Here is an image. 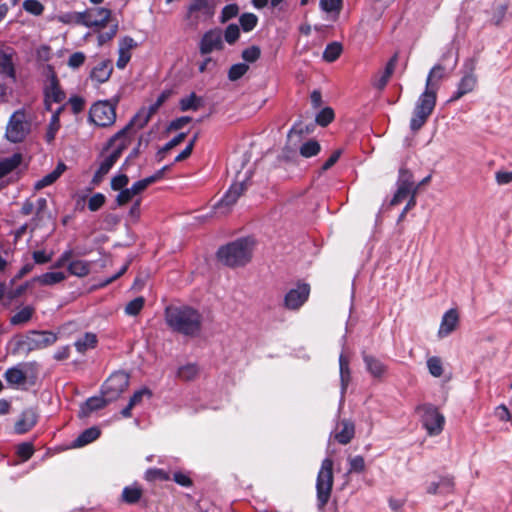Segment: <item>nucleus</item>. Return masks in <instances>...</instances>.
<instances>
[{"label": "nucleus", "mask_w": 512, "mask_h": 512, "mask_svg": "<svg viewBox=\"0 0 512 512\" xmlns=\"http://www.w3.org/2000/svg\"><path fill=\"white\" fill-rule=\"evenodd\" d=\"M58 20L62 23H77L83 24V12L65 13L58 17Z\"/></svg>", "instance_id": "obj_53"}, {"label": "nucleus", "mask_w": 512, "mask_h": 512, "mask_svg": "<svg viewBox=\"0 0 512 512\" xmlns=\"http://www.w3.org/2000/svg\"><path fill=\"white\" fill-rule=\"evenodd\" d=\"M249 69V66L245 63H237L230 67L228 71V78L230 81H236L244 76Z\"/></svg>", "instance_id": "obj_48"}, {"label": "nucleus", "mask_w": 512, "mask_h": 512, "mask_svg": "<svg viewBox=\"0 0 512 512\" xmlns=\"http://www.w3.org/2000/svg\"><path fill=\"white\" fill-rule=\"evenodd\" d=\"M168 169L169 166H164L162 169L158 170L154 175L135 182L130 187L131 192H133L135 196L142 193L144 190L147 189L148 186L162 179L165 171H167Z\"/></svg>", "instance_id": "obj_24"}, {"label": "nucleus", "mask_w": 512, "mask_h": 512, "mask_svg": "<svg viewBox=\"0 0 512 512\" xmlns=\"http://www.w3.org/2000/svg\"><path fill=\"white\" fill-rule=\"evenodd\" d=\"M202 106V99L197 97L195 93H191L188 97L180 100V108L182 111L198 110Z\"/></svg>", "instance_id": "obj_43"}, {"label": "nucleus", "mask_w": 512, "mask_h": 512, "mask_svg": "<svg viewBox=\"0 0 512 512\" xmlns=\"http://www.w3.org/2000/svg\"><path fill=\"white\" fill-rule=\"evenodd\" d=\"M169 94L166 92H163L156 102L152 104L147 111L142 110L139 113H137L135 117V121H139L138 123V129H142L150 120L151 116L159 109V107L167 100Z\"/></svg>", "instance_id": "obj_22"}, {"label": "nucleus", "mask_w": 512, "mask_h": 512, "mask_svg": "<svg viewBox=\"0 0 512 512\" xmlns=\"http://www.w3.org/2000/svg\"><path fill=\"white\" fill-rule=\"evenodd\" d=\"M333 482V460L325 458L321 463L316 482L317 501L320 509L324 508L330 499Z\"/></svg>", "instance_id": "obj_4"}, {"label": "nucleus", "mask_w": 512, "mask_h": 512, "mask_svg": "<svg viewBox=\"0 0 512 512\" xmlns=\"http://www.w3.org/2000/svg\"><path fill=\"white\" fill-rule=\"evenodd\" d=\"M105 203V196L101 193L94 194L88 201L90 211H97Z\"/></svg>", "instance_id": "obj_62"}, {"label": "nucleus", "mask_w": 512, "mask_h": 512, "mask_svg": "<svg viewBox=\"0 0 512 512\" xmlns=\"http://www.w3.org/2000/svg\"><path fill=\"white\" fill-rule=\"evenodd\" d=\"M197 374L198 368L194 364L185 365L178 370V377L185 381L194 379Z\"/></svg>", "instance_id": "obj_50"}, {"label": "nucleus", "mask_w": 512, "mask_h": 512, "mask_svg": "<svg viewBox=\"0 0 512 512\" xmlns=\"http://www.w3.org/2000/svg\"><path fill=\"white\" fill-rule=\"evenodd\" d=\"M48 84L45 87V104L48 110H52V103H61L65 99L64 92L59 87L55 72L48 67Z\"/></svg>", "instance_id": "obj_13"}, {"label": "nucleus", "mask_w": 512, "mask_h": 512, "mask_svg": "<svg viewBox=\"0 0 512 512\" xmlns=\"http://www.w3.org/2000/svg\"><path fill=\"white\" fill-rule=\"evenodd\" d=\"M5 379L10 384L19 385L25 383L26 375L21 369L13 367L5 372Z\"/></svg>", "instance_id": "obj_42"}, {"label": "nucleus", "mask_w": 512, "mask_h": 512, "mask_svg": "<svg viewBox=\"0 0 512 512\" xmlns=\"http://www.w3.org/2000/svg\"><path fill=\"white\" fill-rule=\"evenodd\" d=\"M0 67L3 72L8 74L11 77H14V67L10 56L4 54L0 51Z\"/></svg>", "instance_id": "obj_58"}, {"label": "nucleus", "mask_w": 512, "mask_h": 512, "mask_svg": "<svg viewBox=\"0 0 512 512\" xmlns=\"http://www.w3.org/2000/svg\"><path fill=\"white\" fill-rule=\"evenodd\" d=\"M334 119V111L330 107L323 108L316 116V123L320 126H327Z\"/></svg>", "instance_id": "obj_49"}, {"label": "nucleus", "mask_w": 512, "mask_h": 512, "mask_svg": "<svg viewBox=\"0 0 512 512\" xmlns=\"http://www.w3.org/2000/svg\"><path fill=\"white\" fill-rule=\"evenodd\" d=\"M129 375L125 372L113 373L102 386V395L108 401H115L128 388Z\"/></svg>", "instance_id": "obj_9"}, {"label": "nucleus", "mask_w": 512, "mask_h": 512, "mask_svg": "<svg viewBox=\"0 0 512 512\" xmlns=\"http://www.w3.org/2000/svg\"><path fill=\"white\" fill-rule=\"evenodd\" d=\"M210 0H191L187 7L186 19L190 22V25L196 28L199 24V17L196 14L199 11H203L205 14L213 15V6L209 3Z\"/></svg>", "instance_id": "obj_18"}, {"label": "nucleus", "mask_w": 512, "mask_h": 512, "mask_svg": "<svg viewBox=\"0 0 512 512\" xmlns=\"http://www.w3.org/2000/svg\"><path fill=\"white\" fill-rule=\"evenodd\" d=\"M100 436V430L97 427H91L84 430L73 443V447H83L93 441H95Z\"/></svg>", "instance_id": "obj_31"}, {"label": "nucleus", "mask_w": 512, "mask_h": 512, "mask_svg": "<svg viewBox=\"0 0 512 512\" xmlns=\"http://www.w3.org/2000/svg\"><path fill=\"white\" fill-rule=\"evenodd\" d=\"M29 132V123L24 112L16 111L10 118L6 128V137L9 141L17 143L22 141Z\"/></svg>", "instance_id": "obj_12"}, {"label": "nucleus", "mask_w": 512, "mask_h": 512, "mask_svg": "<svg viewBox=\"0 0 512 512\" xmlns=\"http://www.w3.org/2000/svg\"><path fill=\"white\" fill-rule=\"evenodd\" d=\"M437 92L434 89L425 87L424 92L419 96L413 116L410 120V128L416 132L426 123L429 116L432 114L437 101Z\"/></svg>", "instance_id": "obj_3"}, {"label": "nucleus", "mask_w": 512, "mask_h": 512, "mask_svg": "<svg viewBox=\"0 0 512 512\" xmlns=\"http://www.w3.org/2000/svg\"><path fill=\"white\" fill-rule=\"evenodd\" d=\"M454 482L451 478L443 477L438 481H433L428 484L427 492L429 494H448L453 491Z\"/></svg>", "instance_id": "obj_28"}, {"label": "nucleus", "mask_w": 512, "mask_h": 512, "mask_svg": "<svg viewBox=\"0 0 512 512\" xmlns=\"http://www.w3.org/2000/svg\"><path fill=\"white\" fill-rule=\"evenodd\" d=\"M239 12V7L237 4H229L226 5L221 12V22L224 23L231 18L235 17Z\"/></svg>", "instance_id": "obj_59"}, {"label": "nucleus", "mask_w": 512, "mask_h": 512, "mask_svg": "<svg viewBox=\"0 0 512 512\" xmlns=\"http://www.w3.org/2000/svg\"><path fill=\"white\" fill-rule=\"evenodd\" d=\"M342 0H320V7L326 12H339Z\"/></svg>", "instance_id": "obj_60"}, {"label": "nucleus", "mask_w": 512, "mask_h": 512, "mask_svg": "<svg viewBox=\"0 0 512 512\" xmlns=\"http://www.w3.org/2000/svg\"><path fill=\"white\" fill-rule=\"evenodd\" d=\"M133 197H135V195L133 192H131V189L125 188V189L121 190L119 192V194L117 195L116 203L119 206H123V205L127 204L128 202H130L133 199Z\"/></svg>", "instance_id": "obj_63"}, {"label": "nucleus", "mask_w": 512, "mask_h": 512, "mask_svg": "<svg viewBox=\"0 0 512 512\" xmlns=\"http://www.w3.org/2000/svg\"><path fill=\"white\" fill-rule=\"evenodd\" d=\"M363 360L367 371L375 378H381L386 372V366L372 355L363 353Z\"/></svg>", "instance_id": "obj_27"}, {"label": "nucleus", "mask_w": 512, "mask_h": 512, "mask_svg": "<svg viewBox=\"0 0 512 512\" xmlns=\"http://www.w3.org/2000/svg\"><path fill=\"white\" fill-rule=\"evenodd\" d=\"M145 299L142 296L136 297L125 306V313L129 316H136L143 309Z\"/></svg>", "instance_id": "obj_45"}, {"label": "nucleus", "mask_w": 512, "mask_h": 512, "mask_svg": "<svg viewBox=\"0 0 512 512\" xmlns=\"http://www.w3.org/2000/svg\"><path fill=\"white\" fill-rule=\"evenodd\" d=\"M139 121L135 117L120 131H118L109 141L108 147H113V153L120 157L122 152L131 144L132 138L136 134Z\"/></svg>", "instance_id": "obj_11"}, {"label": "nucleus", "mask_w": 512, "mask_h": 512, "mask_svg": "<svg viewBox=\"0 0 512 512\" xmlns=\"http://www.w3.org/2000/svg\"><path fill=\"white\" fill-rule=\"evenodd\" d=\"M476 63L473 59H468L464 64L463 76L460 79L457 90L449 99V102H454L462 98L464 95L471 93L477 85L478 79L475 74Z\"/></svg>", "instance_id": "obj_7"}, {"label": "nucleus", "mask_w": 512, "mask_h": 512, "mask_svg": "<svg viewBox=\"0 0 512 512\" xmlns=\"http://www.w3.org/2000/svg\"><path fill=\"white\" fill-rule=\"evenodd\" d=\"M36 215L32 219V227L31 231L40 226L41 221L45 218V216H49L47 212V200L45 198H39L36 202Z\"/></svg>", "instance_id": "obj_36"}, {"label": "nucleus", "mask_w": 512, "mask_h": 512, "mask_svg": "<svg viewBox=\"0 0 512 512\" xmlns=\"http://www.w3.org/2000/svg\"><path fill=\"white\" fill-rule=\"evenodd\" d=\"M320 151H321V146H320L319 142L316 140H313V139L303 143L299 150L301 156H303L305 158H310V157L316 156L319 154Z\"/></svg>", "instance_id": "obj_40"}, {"label": "nucleus", "mask_w": 512, "mask_h": 512, "mask_svg": "<svg viewBox=\"0 0 512 512\" xmlns=\"http://www.w3.org/2000/svg\"><path fill=\"white\" fill-rule=\"evenodd\" d=\"M446 76V69L443 65L437 64L428 73L425 87L438 91L439 82Z\"/></svg>", "instance_id": "obj_29"}, {"label": "nucleus", "mask_w": 512, "mask_h": 512, "mask_svg": "<svg viewBox=\"0 0 512 512\" xmlns=\"http://www.w3.org/2000/svg\"><path fill=\"white\" fill-rule=\"evenodd\" d=\"M165 321L172 331L196 337L201 332L203 317L189 306H168L165 309Z\"/></svg>", "instance_id": "obj_1"}, {"label": "nucleus", "mask_w": 512, "mask_h": 512, "mask_svg": "<svg viewBox=\"0 0 512 512\" xmlns=\"http://www.w3.org/2000/svg\"><path fill=\"white\" fill-rule=\"evenodd\" d=\"M398 61V54L395 53L388 61L385 69L379 75H376L373 80V86L378 90H383L387 85L391 75L393 74Z\"/></svg>", "instance_id": "obj_21"}, {"label": "nucleus", "mask_w": 512, "mask_h": 512, "mask_svg": "<svg viewBox=\"0 0 512 512\" xmlns=\"http://www.w3.org/2000/svg\"><path fill=\"white\" fill-rule=\"evenodd\" d=\"M310 287L308 284H299L290 289L284 298L285 307L289 310L299 309L308 299Z\"/></svg>", "instance_id": "obj_14"}, {"label": "nucleus", "mask_w": 512, "mask_h": 512, "mask_svg": "<svg viewBox=\"0 0 512 512\" xmlns=\"http://www.w3.org/2000/svg\"><path fill=\"white\" fill-rule=\"evenodd\" d=\"M429 372L434 377H440L443 374V367L440 358L431 357L427 360Z\"/></svg>", "instance_id": "obj_51"}, {"label": "nucleus", "mask_w": 512, "mask_h": 512, "mask_svg": "<svg viewBox=\"0 0 512 512\" xmlns=\"http://www.w3.org/2000/svg\"><path fill=\"white\" fill-rule=\"evenodd\" d=\"M61 108H57L56 111L53 113L51 121L49 123L45 138L48 143H51L55 139V135L57 131L59 130L60 123H59V112Z\"/></svg>", "instance_id": "obj_44"}, {"label": "nucleus", "mask_w": 512, "mask_h": 512, "mask_svg": "<svg viewBox=\"0 0 512 512\" xmlns=\"http://www.w3.org/2000/svg\"><path fill=\"white\" fill-rule=\"evenodd\" d=\"M143 491L137 485L127 486L123 489L122 499L128 504H135L142 497Z\"/></svg>", "instance_id": "obj_38"}, {"label": "nucleus", "mask_w": 512, "mask_h": 512, "mask_svg": "<svg viewBox=\"0 0 512 512\" xmlns=\"http://www.w3.org/2000/svg\"><path fill=\"white\" fill-rule=\"evenodd\" d=\"M240 36L239 27L236 24H230L226 27L224 38L227 43L233 44Z\"/></svg>", "instance_id": "obj_55"}, {"label": "nucleus", "mask_w": 512, "mask_h": 512, "mask_svg": "<svg viewBox=\"0 0 512 512\" xmlns=\"http://www.w3.org/2000/svg\"><path fill=\"white\" fill-rule=\"evenodd\" d=\"M349 465H350V468H349V473H361L365 470L366 466H365V461H364V458L362 456H355V457H350L349 459Z\"/></svg>", "instance_id": "obj_52"}, {"label": "nucleus", "mask_w": 512, "mask_h": 512, "mask_svg": "<svg viewBox=\"0 0 512 512\" xmlns=\"http://www.w3.org/2000/svg\"><path fill=\"white\" fill-rule=\"evenodd\" d=\"M253 241L243 238L222 246L217 256L220 262L229 267L243 266L252 257Z\"/></svg>", "instance_id": "obj_2"}, {"label": "nucleus", "mask_w": 512, "mask_h": 512, "mask_svg": "<svg viewBox=\"0 0 512 512\" xmlns=\"http://www.w3.org/2000/svg\"><path fill=\"white\" fill-rule=\"evenodd\" d=\"M355 434L354 424L349 420L341 421L340 425L337 427V431L334 435L335 439L340 444H348Z\"/></svg>", "instance_id": "obj_25"}, {"label": "nucleus", "mask_w": 512, "mask_h": 512, "mask_svg": "<svg viewBox=\"0 0 512 512\" xmlns=\"http://www.w3.org/2000/svg\"><path fill=\"white\" fill-rule=\"evenodd\" d=\"M109 402L103 395L101 397H91L81 406L79 417H88L91 412L102 409Z\"/></svg>", "instance_id": "obj_26"}, {"label": "nucleus", "mask_w": 512, "mask_h": 512, "mask_svg": "<svg viewBox=\"0 0 512 512\" xmlns=\"http://www.w3.org/2000/svg\"><path fill=\"white\" fill-rule=\"evenodd\" d=\"M247 179V177H244L242 180L234 182L230 186L223 198L214 206L215 213L226 215L231 211L238 198L247 189Z\"/></svg>", "instance_id": "obj_8"}, {"label": "nucleus", "mask_w": 512, "mask_h": 512, "mask_svg": "<svg viewBox=\"0 0 512 512\" xmlns=\"http://www.w3.org/2000/svg\"><path fill=\"white\" fill-rule=\"evenodd\" d=\"M223 48L222 32L219 29L207 31L201 38L199 51L202 55H207L215 50Z\"/></svg>", "instance_id": "obj_15"}, {"label": "nucleus", "mask_w": 512, "mask_h": 512, "mask_svg": "<svg viewBox=\"0 0 512 512\" xmlns=\"http://www.w3.org/2000/svg\"><path fill=\"white\" fill-rule=\"evenodd\" d=\"M119 98L116 97L113 101L103 100L94 103L89 111V119L99 127L112 126L116 121V107Z\"/></svg>", "instance_id": "obj_5"}, {"label": "nucleus", "mask_w": 512, "mask_h": 512, "mask_svg": "<svg viewBox=\"0 0 512 512\" xmlns=\"http://www.w3.org/2000/svg\"><path fill=\"white\" fill-rule=\"evenodd\" d=\"M34 313L33 306H24L10 318V323L14 326L24 325L31 320Z\"/></svg>", "instance_id": "obj_30"}, {"label": "nucleus", "mask_w": 512, "mask_h": 512, "mask_svg": "<svg viewBox=\"0 0 512 512\" xmlns=\"http://www.w3.org/2000/svg\"><path fill=\"white\" fill-rule=\"evenodd\" d=\"M33 446L30 443H22L17 448L18 455L24 460H28L33 455Z\"/></svg>", "instance_id": "obj_64"}, {"label": "nucleus", "mask_w": 512, "mask_h": 512, "mask_svg": "<svg viewBox=\"0 0 512 512\" xmlns=\"http://www.w3.org/2000/svg\"><path fill=\"white\" fill-rule=\"evenodd\" d=\"M118 159L117 153L111 152L109 155H106L101 161L98 170L95 172L92 183L98 185Z\"/></svg>", "instance_id": "obj_23"}, {"label": "nucleus", "mask_w": 512, "mask_h": 512, "mask_svg": "<svg viewBox=\"0 0 512 512\" xmlns=\"http://www.w3.org/2000/svg\"><path fill=\"white\" fill-rule=\"evenodd\" d=\"M23 8L25 11L36 16L42 14L44 10L43 5L37 0H25L23 2Z\"/></svg>", "instance_id": "obj_54"}, {"label": "nucleus", "mask_w": 512, "mask_h": 512, "mask_svg": "<svg viewBox=\"0 0 512 512\" xmlns=\"http://www.w3.org/2000/svg\"><path fill=\"white\" fill-rule=\"evenodd\" d=\"M339 366H340L341 390H342V394H344L348 387V384L350 382L351 374H350V368H349V359L343 354H340V356H339Z\"/></svg>", "instance_id": "obj_33"}, {"label": "nucleus", "mask_w": 512, "mask_h": 512, "mask_svg": "<svg viewBox=\"0 0 512 512\" xmlns=\"http://www.w3.org/2000/svg\"><path fill=\"white\" fill-rule=\"evenodd\" d=\"M129 183V178L125 174H119L111 179V188L115 191H121L125 189Z\"/></svg>", "instance_id": "obj_57"}, {"label": "nucleus", "mask_w": 512, "mask_h": 512, "mask_svg": "<svg viewBox=\"0 0 512 512\" xmlns=\"http://www.w3.org/2000/svg\"><path fill=\"white\" fill-rule=\"evenodd\" d=\"M343 50L342 45L339 42H332L327 45L323 52V59L327 62H334L339 58Z\"/></svg>", "instance_id": "obj_41"}, {"label": "nucleus", "mask_w": 512, "mask_h": 512, "mask_svg": "<svg viewBox=\"0 0 512 512\" xmlns=\"http://www.w3.org/2000/svg\"><path fill=\"white\" fill-rule=\"evenodd\" d=\"M118 25L113 24L109 27V30L106 32H102L98 35V45L102 46L106 42L110 41L117 33Z\"/></svg>", "instance_id": "obj_61"}, {"label": "nucleus", "mask_w": 512, "mask_h": 512, "mask_svg": "<svg viewBox=\"0 0 512 512\" xmlns=\"http://www.w3.org/2000/svg\"><path fill=\"white\" fill-rule=\"evenodd\" d=\"M97 344V336L94 333L87 332L75 342L78 352L85 353L88 349H93Z\"/></svg>", "instance_id": "obj_34"}, {"label": "nucleus", "mask_w": 512, "mask_h": 512, "mask_svg": "<svg viewBox=\"0 0 512 512\" xmlns=\"http://www.w3.org/2000/svg\"><path fill=\"white\" fill-rule=\"evenodd\" d=\"M66 275L63 272H47L36 278L34 281L40 283L41 285H54L65 280Z\"/></svg>", "instance_id": "obj_37"}, {"label": "nucleus", "mask_w": 512, "mask_h": 512, "mask_svg": "<svg viewBox=\"0 0 512 512\" xmlns=\"http://www.w3.org/2000/svg\"><path fill=\"white\" fill-rule=\"evenodd\" d=\"M38 413L33 408L24 410L20 419L15 423V431L19 434L29 431L37 422Z\"/></svg>", "instance_id": "obj_20"}, {"label": "nucleus", "mask_w": 512, "mask_h": 512, "mask_svg": "<svg viewBox=\"0 0 512 512\" xmlns=\"http://www.w3.org/2000/svg\"><path fill=\"white\" fill-rule=\"evenodd\" d=\"M68 270L72 275L84 277L90 272V263L84 260H74L69 263Z\"/></svg>", "instance_id": "obj_39"}, {"label": "nucleus", "mask_w": 512, "mask_h": 512, "mask_svg": "<svg viewBox=\"0 0 512 512\" xmlns=\"http://www.w3.org/2000/svg\"><path fill=\"white\" fill-rule=\"evenodd\" d=\"M421 414L422 423L429 435H438L442 432L445 417L432 404H423L417 407Z\"/></svg>", "instance_id": "obj_6"}, {"label": "nucleus", "mask_w": 512, "mask_h": 512, "mask_svg": "<svg viewBox=\"0 0 512 512\" xmlns=\"http://www.w3.org/2000/svg\"><path fill=\"white\" fill-rule=\"evenodd\" d=\"M508 7L509 3L506 0L500 1L494 5L492 20L495 24L501 23L507 13Z\"/></svg>", "instance_id": "obj_46"}, {"label": "nucleus", "mask_w": 512, "mask_h": 512, "mask_svg": "<svg viewBox=\"0 0 512 512\" xmlns=\"http://www.w3.org/2000/svg\"><path fill=\"white\" fill-rule=\"evenodd\" d=\"M111 16L110 10L96 8L83 12V25L87 27H105Z\"/></svg>", "instance_id": "obj_17"}, {"label": "nucleus", "mask_w": 512, "mask_h": 512, "mask_svg": "<svg viewBox=\"0 0 512 512\" xmlns=\"http://www.w3.org/2000/svg\"><path fill=\"white\" fill-rule=\"evenodd\" d=\"M112 73V67L109 62L99 63L91 72V78L99 83L106 82Z\"/></svg>", "instance_id": "obj_32"}, {"label": "nucleus", "mask_w": 512, "mask_h": 512, "mask_svg": "<svg viewBox=\"0 0 512 512\" xmlns=\"http://www.w3.org/2000/svg\"><path fill=\"white\" fill-rule=\"evenodd\" d=\"M22 160L20 154H14L11 157L5 158L0 161V179L17 168Z\"/></svg>", "instance_id": "obj_35"}, {"label": "nucleus", "mask_w": 512, "mask_h": 512, "mask_svg": "<svg viewBox=\"0 0 512 512\" xmlns=\"http://www.w3.org/2000/svg\"><path fill=\"white\" fill-rule=\"evenodd\" d=\"M459 315L455 309L448 310L442 317L438 330V337L444 338L451 334L457 327Z\"/></svg>", "instance_id": "obj_19"}, {"label": "nucleus", "mask_w": 512, "mask_h": 512, "mask_svg": "<svg viewBox=\"0 0 512 512\" xmlns=\"http://www.w3.org/2000/svg\"><path fill=\"white\" fill-rule=\"evenodd\" d=\"M418 192V186H415L413 181V175L406 169L400 170L399 179L397 181V190L393 198L390 201V206H396L400 204L408 196L416 198Z\"/></svg>", "instance_id": "obj_10"}, {"label": "nucleus", "mask_w": 512, "mask_h": 512, "mask_svg": "<svg viewBox=\"0 0 512 512\" xmlns=\"http://www.w3.org/2000/svg\"><path fill=\"white\" fill-rule=\"evenodd\" d=\"M261 51L258 46H251L242 52V58L250 63L257 61L260 57Z\"/></svg>", "instance_id": "obj_56"}, {"label": "nucleus", "mask_w": 512, "mask_h": 512, "mask_svg": "<svg viewBox=\"0 0 512 512\" xmlns=\"http://www.w3.org/2000/svg\"><path fill=\"white\" fill-rule=\"evenodd\" d=\"M33 337H27L26 340L22 342L23 345L27 346L29 351L35 349H43L54 344L57 340V336L48 331L44 332H32Z\"/></svg>", "instance_id": "obj_16"}, {"label": "nucleus", "mask_w": 512, "mask_h": 512, "mask_svg": "<svg viewBox=\"0 0 512 512\" xmlns=\"http://www.w3.org/2000/svg\"><path fill=\"white\" fill-rule=\"evenodd\" d=\"M240 25L245 32H249L255 28L258 18L253 13H244L239 18Z\"/></svg>", "instance_id": "obj_47"}]
</instances>
